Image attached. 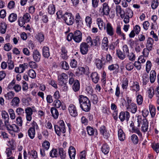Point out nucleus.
Here are the masks:
<instances>
[{"instance_id":"obj_1","label":"nucleus","mask_w":159,"mask_h":159,"mask_svg":"<svg viewBox=\"0 0 159 159\" xmlns=\"http://www.w3.org/2000/svg\"><path fill=\"white\" fill-rule=\"evenodd\" d=\"M79 101L80 106L82 110L85 112H88L90 110L91 103L87 97L80 95L79 96Z\"/></svg>"},{"instance_id":"obj_2","label":"nucleus","mask_w":159,"mask_h":159,"mask_svg":"<svg viewBox=\"0 0 159 159\" xmlns=\"http://www.w3.org/2000/svg\"><path fill=\"white\" fill-rule=\"evenodd\" d=\"M58 125L54 126L56 134L59 136L66 132V126L64 121L60 120L58 122Z\"/></svg>"},{"instance_id":"obj_3","label":"nucleus","mask_w":159,"mask_h":159,"mask_svg":"<svg viewBox=\"0 0 159 159\" xmlns=\"http://www.w3.org/2000/svg\"><path fill=\"white\" fill-rule=\"evenodd\" d=\"M30 15L27 13L24 14L22 17H20L18 20V23L20 26L22 27L25 23L29 22L31 19Z\"/></svg>"},{"instance_id":"obj_4","label":"nucleus","mask_w":159,"mask_h":159,"mask_svg":"<svg viewBox=\"0 0 159 159\" xmlns=\"http://www.w3.org/2000/svg\"><path fill=\"white\" fill-rule=\"evenodd\" d=\"M62 18L66 23L69 25H72L74 21V17L70 13H67L64 14Z\"/></svg>"},{"instance_id":"obj_5","label":"nucleus","mask_w":159,"mask_h":159,"mask_svg":"<svg viewBox=\"0 0 159 159\" xmlns=\"http://www.w3.org/2000/svg\"><path fill=\"white\" fill-rule=\"evenodd\" d=\"M68 78V76L66 74L62 73L58 76V82L61 86H63L65 84Z\"/></svg>"},{"instance_id":"obj_6","label":"nucleus","mask_w":159,"mask_h":159,"mask_svg":"<svg viewBox=\"0 0 159 159\" xmlns=\"http://www.w3.org/2000/svg\"><path fill=\"white\" fill-rule=\"evenodd\" d=\"M104 29L106 30L107 33L110 36H113L114 34V30L111 24L109 22L107 23Z\"/></svg>"},{"instance_id":"obj_7","label":"nucleus","mask_w":159,"mask_h":159,"mask_svg":"<svg viewBox=\"0 0 159 159\" xmlns=\"http://www.w3.org/2000/svg\"><path fill=\"white\" fill-rule=\"evenodd\" d=\"M130 117L129 113L127 111L121 112L119 116L120 119L122 122L124 121L125 120L128 121Z\"/></svg>"},{"instance_id":"obj_8","label":"nucleus","mask_w":159,"mask_h":159,"mask_svg":"<svg viewBox=\"0 0 159 159\" xmlns=\"http://www.w3.org/2000/svg\"><path fill=\"white\" fill-rule=\"evenodd\" d=\"M126 107L128 111L133 114L135 113L138 109L136 105L133 102L131 103L130 105H126Z\"/></svg>"},{"instance_id":"obj_9","label":"nucleus","mask_w":159,"mask_h":159,"mask_svg":"<svg viewBox=\"0 0 159 159\" xmlns=\"http://www.w3.org/2000/svg\"><path fill=\"white\" fill-rule=\"evenodd\" d=\"M82 39V35L81 32L79 30H76L74 33L73 37L74 40L76 43H80Z\"/></svg>"},{"instance_id":"obj_10","label":"nucleus","mask_w":159,"mask_h":159,"mask_svg":"<svg viewBox=\"0 0 159 159\" xmlns=\"http://www.w3.org/2000/svg\"><path fill=\"white\" fill-rule=\"evenodd\" d=\"M69 112L70 115L73 117H75L78 115V112L76 107L73 104H70L68 107Z\"/></svg>"},{"instance_id":"obj_11","label":"nucleus","mask_w":159,"mask_h":159,"mask_svg":"<svg viewBox=\"0 0 159 159\" xmlns=\"http://www.w3.org/2000/svg\"><path fill=\"white\" fill-rule=\"evenodd\" d=\"M89 45L86 43H82L80 45V50L81 53L83 55L86 54L88 51Z\"/></svg>"},{"instance_id":"obj_12","label":"nucleus","mask_w":159,"mask_h":159,"mask_svg":"<svg viewBox=\"0 0 159 159\" xmlns=\"http://www.w3.org/2000/svg\"><path fill=\"white\" fill-rule=\"evenodd\" d=\"M1 116L2 119L4 120L5 126H7L9 123V117L8 113L5 111H1Z\"/></svg>"},{"instance_id":"obj_13","label":"nucleus","mask_w":159,"mask_h":159,"mask_svg":"<svg viewBox=\"0 0 159 159\" xmlns=\"http://www.w3.org/2000/svg\"><path fill=\"white\" fill-rule=\"evenodd\" d=\"M25 111L26 114V120L29 122L32 119V115L33 112L32 109L30 107H28L25 109Z\"/></svg>"},{"instance_id":"obj_14","label":"nucleus","mask_w":159,"mask_h":159,"mask_svg":"<svg viewBox=\"0 0 159 159\" xmlns=\"http://www.w3.org/2000/svg\"><path fill=\"white\" fill-rule=\"evenodd\" d=\"M110 9L108 4L107 2L104 3L102 4V9L101 13L103 15L107 16L109 14Z\"/></svg>"},{"instance_id":"obj_15","label":"nucleus","mask_w":159,"mask_h":159,"mask_svg":"<svg viewBox=\"0 0 159 159\" xmlns=\"http://www.w3.org/2000/svg\"><path fill=\"white\" fill-rule=\"evenodd\" d=\"M142 125V131L144 132L147 131L148 129V123L146 118H144L143 119Z\"/></svg>"},{"instance_id":"obj_16","label":"nucleus","mask_w":159,"mask_h":159,"mask_svg":"<svg viewBox=\"0 0 159 159\" xmlns=\"http://www.w3.org/2000/svg\"><path fill=\"white\" fill-rule=\"evenodd\" d=\"M130 89L136 92L138 91L140 89L139 83L137 82H132L130 84Z\"/></svg>"},{"instance_id":"obj_17","label":"nucleus","mask_w":159,"mask_h":159,"mask_svg":"<svg viewBox=\"0 0 159 159\" xmlns=\"http://www.w3.org/2000/svg\"><path fill=\"white\" fill-rule=\"evenodd\" d=\"M8 130H13L16 132H18L20 131V129L19 127L15 124L10 125V123L7 126H6Z\"/></svg>"},{"instance_id":"obj_18","label":"nucleus","mask_w":159,"mask_h":159,"mask_svg":"<svg viewBox=\"0 0 159 159\" xmlns=\"http://www.w3.org/2000/svg\"><path fill=\"white\" fill-rule=\"evenodd\" d=\"M68 153L70 159H75L76 154V150L73 147L71 146L69 148Z\"/></svg>"},{"instance_id":"obj_19","label":"nucleus","mask_w":159,"mask_h":159,"mask_svg":"<svg viewBox=\"0 0 159 159\" xmlns=\"http://www.w3.org/2000/svg\"><path fill=\"white\" fill-rule=\"evenodd\" d=\"M32 55L34 61L37 62L39 61L40 59L41 55L39 51L37 50H34Z\"/></svg>"},{"instance_id":"obj_20","label":"nucleus","mask_w":159,"mask_h":159,"mask_svg":"<svg viewBox=\"0 0 159 159\" xmlns=\"http://www.w3.org/2000/svg\"><path fill=\"white\" fill-rule=\"evenodd\" d=\"M154 43L153 39L149 37L147 40L146 46L150 50H152Z\"/></svg>"},{"instance_id":"obj_21","label":"nucleus","mask_w":159,"mask_h":159,"mask_svg":"<svg viewBox=\"0 0 159 159\" xmlns=\"http://www.w3.org/2000/svg\"><path fill=\"white\" fill-rule=\"evenodd\" d=\"M20 103V99L17 97L13 98L11 102V105L14 107H18Z\"/></svg>"},{"instance_id":"obj_22","label":"nucleus","mask_w":159,"mask_h":159,"mask_svg":"<svg viewBox=\"0 0 159 159\" xmlns=\"http://www.w3.org/2000/svg\"><path fill=\"white\" fill-rule=\"evenodd\" d=\"M91 77L92 81L94 83L97 84L98 83L99 80V77L97 73L96 72L92 73Z\"/></svg>"},{"instance_id":"obj_23","label":"nucleus","mask_w":159,"mask_h":159,"mask_svg":"<svg viewBox=\"0 0 159 159\" xmlns=\"http://www.w3.org/2000/svg\"><path fill=\"white\" fill-rule=\"evenodd\" d=\"M50 111L52 116L54 119H57L59 115L58 110L55 107H52L51 108Z\"/></svg>"},{"instance_id":"obj_24","label":"nucleus","mask_w":159,"mask_h":159,"mask_svg":"<svg viewBox=\"0 0 159 159\" xmlns=\"http://www.w3.org/2000/svg\"><path fill=\"white\" fill-rule=\"evenodd\" d=\"M149 109L152 118H154L156 114V109L153 105L150 104L149 105Z\"/></svg>"},{"instance_id":"obj_25","label":"nucleus","mask_w":159,"mask_h":159,"mask_svg":"<svg viewBox=\"0 0 159 159\" xmlns=\"http://www.w3.org/2000/svg\"><path fill=\"white\" fill-rule=\"evenodd\" d=\"M116 33L118 35L121 36L123 40L125 39V35L121 31V26L120 25H117L116 26Z\"/></svg>"},{"instance_id":"obj_26","label":"nucleus","mask_w":159,"mask_h":159,"mask_svg":"<svg viewBox=\"0 0 159 159\" xmlns=\"http://www.w3.org/2000/svg\"><path fill=\"white\" fill-rule=\"evenodd\" d=\"M100 133L105 138H107L109 136V134L107 133L106 128L105 126H102L100 129Z\"/></svg>"},{"instance_id":"obj_27","label":"nucleus","mask_w":159,"mask_h":159,"mask_svg":"<svg viewBox=\"0 0 159 159\" xmlns=\"http://www.w3.org/2000/svg\"><path fill=\"white\" fill-rule=\"evenodd\" d=\"M101 151L105 154L108 153L109 151L110 148L108 145L107 144H104L102 146L101 148Z\"/></svg>"},{"instance_id":"obj_28","label":"nucleus","mask_w":159,"mask_h":159,"mask_svg":"<svg viewBox=\"0 0 159 159\" xmlns=\"http://www.w3.org/2000/svg\"><path fill=\"white\" fill-rule=\"evenodd\" d=\"M66 152L63 148H59V154L61 159H65L66 156Z\"/></svg>"},{"instance_id":"obj_29","label":"nucleus","mask_w":159,"mask_h":159,"mask_svg":"<svg viewBox=\"0 0 159 159\" xmlns=\"http://www.w3.org/2000/svg\"><path fill=\"white\" fill-rule=\"evenodd\" d=\"M43 54L45 58H48L50 56L49 48L48 47L44 46L43 48Z\"/></svg>"},{"instance_id":"obj_30","label":"nucleus","mask_w":159,"mask_h":159,"mask_svg":"<svg viewBox=\"0 0 159 159\" xmlns=\"http://www.w3.org/2000/svg\"><path fill=\"white\" fill-rule=\"evenodd\" d=\"M72 89L75 92L79 90L80 89V83L78 80H75V81L72 86Z\"/></svg>"},{"instance_id":"obj_31","label":"nucleus","mask_w":159,"mask_h":159,"mask_svg":"<svg viewBox=\"0 0 159 159\" xmlns=\"http://www.w3.org/2000/svg\"><path fill=\"white\" fill-rule=\"evenodd\" d=\"M156 77V73L155 70H152L150 74V80L151 83H153L155 82Z\"/></svg>"},{"instance_id":"obj_32","label":"nucleus","mask_w":159,"mask_h":159,"mask_svg":"<svg viewBox=\"0 0 159 159\" xmlns=\"http://www.w3.org/2000/svg\"><path fill=\"white\" fill-rule=\"evenodd\" d=\"M118 136L119 140L121 141H123L125 139V133L121 129H119L118 131Z\"/></svg>"},{"instance_id":"obj_33","label":"nucleus","mask_w":159,"mask_h":159,"mask_svg":"<svg viewBox=\"0 0 159 159\" xmlns=\"http://www.w3.org/2000/svg\"><path fill=\"white\" fill-rule=\"evenodd\" d=\"M7 28V25L4 22H2L0 24V32L2 34L5 33Z\"/></svg>"},{"instance_id":"obj_34","label":"nucleus","mask_w":159,"mask_h":159,"mask_svg":"<svg viewBox=\"0 0 159 159\" xmlns=\"http://www.w3.org/2000/svg\"><path fill=\"white\" fill-rule=\"evenodd\" d=\"M67 51L66 48L64 47H62L61 54V57L63 59H66L67 58Z\"/></svg>"},{"instance_id":"obj_35","label":"nucleus","mask_w":159,"mask_h":159,"mask_svg":"<svg viewBox=\"0 0 159 159\" xmlns=\"http://www.w3.org/2000/svg\"><path fill=\"white\" fill-rule=\"evenodd\" d=\"M97 23L100 30H102L104 27H106L105 24L103 22L102 19L98 18L97 20Z\"/></svg>"},{"instance_id":"obj_36","label":"nucleus","mask_w":159,"mask_h":159,"mask_svg":"<svg viewBox=\"0 0 159 159\" xmlns=\"http://www.w3.org/2000/svg\"><path fill=\"white\" fill-rule=\"evenodd\" d=\"M108 39L106 37H105L103 38L102 40V45L104 48V49L107 50L108 47Z\"/></svg>"},{"instance_id":"obj_37","label":"nucleus","mask_w":159,"mask_h":159,"mask_svg":"<svg viewBox=\"0 0 159 159\" xmlns=\"http://www.w3.org/2000/svg\"><path fill=\"white\" fill-rule=\"evenodd\" d=\"M75 22L78 25H81L82 23V18L80 16L79 13H77L75 16Z\"/></svg>"},{"instance_id":"obj_38","label":"nucleus","mask_w":159,"mask_h":159,"mask_svg":"<svg viewBox=\"0 0 159 159\" xmlns=\"http://www.w3.org/2000/svg\"><path fill=\"white\" fill-rule=\"evenodd\" d=\"M55 11V8L54 5L52 4H50L48 8V12L50 14H53Z\"/></svg>"},{"instance_id":"obj_39","label":"nucleus","mask_w":159,"mask_h":159,"mask_svg":"<svg viewBox=\"0 0 159 159\" xmlns=\"http://www.w3.org/2000/svg\"><path fill=\"white\" fill-rule=\"evenodd\" d=\"M28 135L30 138L33 139L35 137V130L33 129H30L28 131Z\"/></svg>"},{"instance_id":"obj_40","label":"nucleus","mask_w":159,"mask_h":159,"mask_svg":"<svg viewBox=\"0 0 159 159\" xmlns=\"http://www.w3.org/2000/svg\"><path fill=\"white\" fill-rule=\"evenodd\" d=\"M15 96V93L13 91H10L5 94L4 96L6 99L9 100L11 99Z\"/></svg>"},{"instance_id":"obj_41","label":"nucleus","mask_w":159,"mask_h":159,"mask_svg":"<svg viewBox=\"0 0 159 159\" xmlns=\"http://www.w3.org/2000/svg\"><path fill=\"white\" fill-rule=\"evenodd\" d=\"M17 18V15L14 13L11 14L8 17V20L10 22H12L15 21Z\"/></svg>"},{"instance_id":"obj_42","label":"nucleus","mask_w":159,"mask_h":159,"mask_svg":"<svg viewBox=\"0 0 159 159\" xmlns=\"http://www.w3.org/2000/svg\"><path fill=\"white\" fill-rule=\"evenodd\" d=\"M62 105L61 101L58 99L55 100L53 103V106L56 108H59Z\"/></svg>"},{"instance_id":"obj_43","label":"nucleus","mask_w":159,"mask_h":159,"mask_svg":"<svg viewBox=\"0 0 159 159\" xmlns=\"http://www.w3.org/2000/svg\"><path fill=\"white\" fill-rule=\"evenodd\" d=\"M29 155L30 156L31 158L36 159L38 157L37 153V152L34 150H32L28 152Z\"/></svg>"},{"instance_id":"obj_44","label":"nucleus","mask_w":159,"mask_h":159,"mask_svg":"<svg viewBox=\"0 0 159 159\" xmlns=\"http://www.w3.org/2000/svg\"><path fill=\"white\" fill-rule=\"evenodd\" d=\"M85 21L87 26L89 28H90L92 23V19L91 17L89 16H86L85 18Z\"/></svg>"},{"instance_id":"obj_45","label":"nucleus","mask_w":159,"mask_h":159,"mask_svg":"<svg viewBox=\"0 0 159 159\" xmlns=\"http://www.w3.org/2000/svg\"><path fill=\"white\" fill-rule=\"evenodd\" d=\"M101 40V39L99 36H96L95 39L93 40V45L95 46L99 45L100 44Z\"/></svg>"},{"instance_id":"obj_46","label":"nucleus","mask_w":159,"mask_h":159,"mask_svg":"<svg viewBox=\"0 0 159 159\" xmlns=\"http://www.w3.org/2000/svg\"><path fill=\"white\" fill-rule=\"evenodd\" d=\"M116 54L118 57L121 60H123L125 57V55L120 50H117Z\"/></svg>"},{"instance_id":"obj_47","label":"nucleus","mask_w":159,"mask_h":159,"mask_svg":"<svg viewBox=\"0 0 159 159\" xmlns=\"http://www.w3.org/2000/svg\"><path fill=\"white\" fill-rule=\"evenodd\" d=\"M131 140L134 144H137L139 142V139L135 134H133L130 137Z\"/></svg>"},{"instance_id":"obj_48","label":"nucleus","mask_w":159,"mask_h":159,"mask_svg":"<svg viewBox=\"0 0 159 159\" xmlns=\"http://www.w3.org/2000/svg\"><path fill=\"white\" fill-rule=\"evenodd\" d=\"M136 102L139 105H141L143 102V97L141 95L138 94L136 97Z\"/></svg>"},{"instance_id":"obj_49","label":"nucleus","mask_w":159,"mask_h":159,"mask_svg":"<svg viewBox=\"0 0 159 159\" xmlns=\"http://www.w3.org/2000/svg\"><path fill=\"white\" fill-rule=\"evenodd\" d=\"M8 112L10 116V118L12 120H14L16 118V115L14 110L11 109H9L8 110Z\"/></svg>"},{"instance_id":"obj_50","label":"nucleus","mask_w":159,"mask_h":159,"mask_svg":"<svg viewBox=\"0 0 159 159\" xmlns=\"http://www.w3.org/2000/svg\"><path fill=\"white\" fill-rule=\"evenodd\" d=\"M57 150L56 149H52L50 152V156L52 157H57L58 155Z\"/></svg>"},{"instance_id":"obj_51","label":"nucleus","mask_w":159,"mask_h":159,"mask_svg":"<svg viewBox=\"0 0 159 159\" xmlns=\"http://www.w3.org/2000/svg\"><path fill=\"white\" fill-rule=\"evenodd\" d=\"M128 85V81L127 79H124L122 82V87L123 89H127Z\"/></svg>"},{"instance_id":"obj_52","label":"nucleus","mask_w":159,"mask_h":159,"mask_svg":"<svg viewBox=\"0 0 159 159\" xmlns=\"http://www.w3.org/2000/svg\"><path fill=\"white\" fill-rule=\"evenodd\" d=\"M133 12L130 9L127 8L125 10V15L129 17H132L133 16Z\"/></svg>"},{"instance_id":"obj_53","label":"nucleus","mask_w":159,"mask_h":159,"mask_svg":"<svg viewBox=\"0 0 159 159\" xmlns=\"http://www.w3.org/2000/svg\"><path fill=\"white\" fill-rule=\"evenodd\" d=\"M159 2L158 0H152L151 2V7L152 9L156 8L158 6Z\"/></svg>"},{"instance_id":"obj_54","label":"nucleus","mask_w":159,"mask_h":159,"mask_svg":"<svg viewBox=\"0 0 159 159\" xmlns=\"http://www.w3.org/2000/svg\"><path fill=\"white\" fill-rule=\"evenodd\" d=\"M143 85H146L149 81L148 75L147 74L144 75L143 77Z\"/></svg>"},{"instance_id":"obj_55","label":"nucleus","mask_w":159,"mask_h":159,"mask_svg":"<svg viewBox=\"0 0 159 159\" xmlns=\"http://www.w3.org/2000/svg\"><path fill=\"white\" fill-rule=\"evenodd\" d=\"M87 131L88 134L90 135H93L95 132H97L96 130H94L93 129L90 127L88 126L87 128Z\"/></svg>"},{"instance_id":"obj_56","label":"nucleus","mask_w":159,"mask_h":159,"mask_svg":"<svg viewBox=\"0 0 159 159\" xmlns=\"http://www.w3.org/2000/svg\"><path fill=\"white\" fill-rule=\"evenodd\" d=\"M126 55L130 61H134L135 60V56L133 52H129Z\"/></svg>"},{"instance_id":"obj_57","label":"nucleus","mask_w":159,"mask_h":159,"mask_svg":"<svg viewBox=\"0 0 159 159\" xmlns=\"http://www.w3.org/2000/svg\"><path fill=\"white\" fill-rule=\"evenodd\" d=\"M16 112L19 116L23 115L25 112L23 109L21 107H18L16 110Z\"/></svg>"},{"instance_id":"obj_58","label":"nucleus","mask_w":159,"mask_h":159,"mask_svg":"<svg viewBox=\"0 0 159 159\" xmlns=\"http://www.w3.org/2000/svg\"><path fill=\"white\" fill-rule=\"evenodd\" d=\"M50 143L49 142L47 141H45L42 144V146L44 148V149L47 150L49 148Z\"/></svg>"},{"instance_id":"obj_59","label":"nucleus","mask_w":159,"mask_h":159,"mask_svg":"<svg viewBox=\"0 0 159 159\" xmlns=\"http://www.w3.org/2000/svg\"><path fill=\"white\" fill-rule=\"evenodd\" d=\"M36 39L39 42H42L44 40V35L42 33H39L37 35Z\"/></svg>"},{"instance_id":"obj_60","label":"nucleus","mask_w":159,"mask_h":159,"mask_svg":"<svg viewBox=\"0 0 159 159\" xmlns=\"http://www.w3.org/2000/svg\"><path fill=\"white\" fill-rule=\"evenodd\" d=\"M16 122L18 126L21 127L22 126L23 121L21 117L20 116L17 117L16 120Z\"/></svg>"},{"instance_id":"obj_61","label":"nucleus","mask_w":159,"mask_h":159,"mask_svg":"<svg viewBox=\"0 0 159 159\" xmlns=\"http://www.w3.org/2000/svg\"><path fill=\"white\" fill-rule=\"evenodd\" d=\"M95 63L98 69H101L102 66V61L99 59H96L95 61Z\"/></svg>"},{"instance_id":"obj_62","label":"nucleus","mask_w":159,"mask_h":159,"mask_svg":"<svg viewBox=\"0 0 159 159\" xmlns=\"http://www.w3.org/2000/svg\"><path fill=\"white\" fill-rule=\"evenodd\" d=\"M12 48V45L9 43H7L5 44L4 46V49L7 51H10Z\"/></svg>"},{"instance_id":"obj_63","label":"nucleus","mask_w":159,"mask_h":159,"mask_svg":"<svg viewBox=\"0 0 159 159\" xmlns=\"http://www.w3.org/2000/svg\"><path fill=\"white\" fill-rule=\"evenodd\" d=\"M31 127L30 128V129H32L34 130H35V129L37 130L39 129V127L37 123L34 121H33L31 122Z\"/></svg>"},{"instance_id":"obj_64","label":"nucleus","mask_w":159,"mask_h":159,"mask_svg":"<svg viewBox=\"0 0 159 159\" xmlns=\"http://www.w3.org/2000/svg\"><path fill=\"white\" fill-rule=\"evenodd\" d=\"M61 66L62 69L64 70H68L69 66L68 64L66 61L61 62Z\"/></svg>"}]
</instances>
